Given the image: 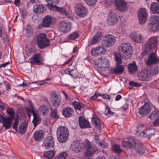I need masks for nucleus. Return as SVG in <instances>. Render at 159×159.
Instances as JSON below:
<instances>
[{
  "label": "nucleus",
  "instance_id": "1",
  "mask_svg": "<svg viewBox=\"0 0 159 159\" xmlns=\"http://www.w3.org/2000/svg\"><path fill=\"white\" fill-rule=\"evenodd\" d=\"M157 43L156 37L150 38L143 48L141 56L142 57L146 56L152 51L153 49L156 48Z\"/></svg>",
  "mask_w": 159,
  "mask_h": 159
},
{
  "label": "nucleus",
  "instance_id": "2",
  "mask_svg": "<svg viewBox=\"0 0 159 159\" xmlns=\"http://www.w3.org/2000/svg\"><path fill=\"white\" fill-rule=\"evenodd\" d=\"M118 52L121 57L125 59L129 58L132 53V47L128 43H122L119 47Z\"/></svg>",
  "mask_w": 159,
  "mask_h": 159
},
{
  "label": "nucleus",
  "instance_id": "3",
  "mask_svg": "<svg viewBox=\"0 0 159 159\" xmlns=\"http://www.w3.org/2000/svg\"><path fill=\"white\" fill-rule=\"evenodd\" d=\"M57 139L60 142H65L68 138V130L65 127L59 126L57 129Z\"/></svg>",
  "mask_w": 159,
  "mask_h": 159
},
{
  "label": "nucleus",
  "instance_id": "4",
  "mask_svg": "<svg viewBox=\"0 0 159 159\" xmlns=\"http://www.w3.org/2000/svg\"><path fill=\"white\" fill-rule=\"evenodd\" d=\"M36 43L40 49H43L50 45V41L46 35L43 33L39 34L36 38Z\"/></svg>",
  "mask_w": 159,
  "mask_h": 159
},
{
  "label": "nucleus",
  "instance_id": "5",
  "mask_svg": "<svg viewBox=\"0 0 159 159\" xmlns=\"http://www.w3.org/2000/svg\"><path fill=\"white\" fill-rule=\"evenodd\" d=\"M148 27L152 32L157 31L159 30V17L156 16H151Z\"/></svg>",
  "mask_w": 159,
  "mask_h": 159
},
{
  "label": "nucleus",
  "instance_id": "6",
  "mask_svg": "<svg viewBox=\"0 0 159 159\" xmlns=\"http://www.w3.org/2000/svg\"><path fill=\"white\" fill-rule=\"evenodd\" d=\"M8 116L3 117L2 123L3 126L6 129H9L11 127V121L15 116V112L13 110H7Z\"/></svg>",
  "mask_w": 159,
  "mask_h": 159
},
{
  "label": "nucleus",
  "instance_id": "7",
  "mask_svg": "<svg viewBox=\"0 0 159 159\" xmlns=\"http://www.w3.org/2000/svg\"><path fill=\"white\" fill-rule=\"evenodd\" d=\"M72 26V24L70 22L64 20L60 22L58 27L61 32L65 34L68 33L71 30Z\"/></svg>",
  "mask_w": 159,
  "mask_h": 159
},
{
  "label": "nucleus",
  "instance_id": "8",
  "mask_svg": "<svg viewBox=\"0 0 159 159\" xmlns=\"http://www.w3.org/2000/svg\"><path fill=\"white\" fill-rule=\"evenodd\" d=\"M148 58L145 61L146 64L148 66H151L157 64L159 62V58L156 53L151 52L148 55Z\"/></svg>",
  "mask_w": 159,
  "mask_h": 159
},
{
  "label": "nucleus",
  "instance_id": "9",
  "mask_svg": "<svg viewBox=\"0 0 159 159\" xmlns=\"http://www.w3.org/2000/svg\"><path fill=\"white\" fill-rule=\"evenodd\" d=\"M84 146L86 149L85 156H91L98 151L96 147L92 146L91 143L88 141L85 142Z\"/></svg>",
  "mask_w": 159,
  "mask_h": 159
},
{
  "label": "nucleus",
  "instance_id": "10",
  "mask_svg": "<svg viewBox=\"0 0 159 159\" xmlns=\"http://www.w3.org/2000/svg\"><path fill=\"white\" fill-rule=\"evenodd\" d=\"M75 12L77 15L80 17H84L87 12V9L81 3H77L75 7Z\"/></svg>",
  "mask_w": 159,
  "mask_h": 159
},
{
  "label": "nucleus",
  "instance_id": "11",
  "mask_svg": "<svg viewBox=\"0 0 159 159\" xmlns=\"http://www.w3.org/2000/svg\"><path fill=\"white\" fill-rule=\"evenodd\" d=\"M61 97L60 95L55 92L51 94V100L52 105L55 107H58L61 102Z\"/></svg>",
  "mask_w": 159,
  "mask_h": 159
},
{
  "label": "nucleus",
  "instance_id": "12",
  "mask_svg": "<svg viewBox=\"0 0 159 159\" xmlns=\"http://www.w3.org/2000/svg\"><path fill=\"white\" fill-rule=\"evenodd\" d=\"M138 15L139 24L142 25L145 23L148 16L146 9L144 8H140L138 11Z\"/></svg>",
  "mask_w": 159,
  "mask_h": 159
},
{
  "label": "nucleus",
  "instance_id": "13",
  "mask_svg": "<svg viewBox=\"0 0 159 159\" xmlns=\"http://www.w3.org/2000/svg\"><path fill=\"white\" fill-rule=\"evenodd\" d=\"M118 20L116 15L113 12H110L107 15V22L108 25H115L117 23Z\"/></svg>",
  "mask_w": 159,
  "mask_h": 159
},
{
  "label": "nucleus",
  "instance_id": "14",
  "mask_svg": "<svg viewBox=\"0 0 159 159\" xmlns=\"http://www.w3.org/2000/svg\"><path fill=\"white\" fill-rule=\"evenodd\" d=\"M114 4L116 9L119 11L123 12L127 9V4L124 0H115Z\"/></svg>",
  "mask_w": 159,
  "mask_h": 159
},
{
  "label": "nucleus",
  "instance_id": "15",
  "mask_svg": "<svg viewBox=\"0 0 159 159\" xmlns=\"http://www.w3.org/2000/svg\"><path fill=\"white\" fill-rule=\"evenodd\" d=\"M54 141L53 138L52 136H48L45 138L43 141V145L47 149L53 147Z\"/></svg>",
  "mask_w": 159,
  "mask_h": 159
},
{
  "label": "nucleus",
  "instance_id": "16",
  "mask_svg": "<svg viewBox=\"0 0 159 159\" xmlns=\"http://www.w3.org/2000/svg\"><path fill=\"white\" fill-rule=\"evenodd\" d=\"M43 57L40 54L36 53L31 58L30 63L37 65H40L42 64V62L43 61Z\"/></svg>",
  "mask_w": 159,
  "mask_h": 159
},
{
  "label": "nucleus",
  "instance_id": "17",
  "mask_svg": "<svg viewBox=\"0 0 159 159\" xmlns=\"http://www.w3.org/2000/svg\"><path fill=\"white\" fill-rule=\"evenodd\" d=\"M122 144L125 148H134L137 145L135 139L133 138H131L129 139L128 141H123Z\"/></svg>",
  "mask_w": 159,
  "mask_h": 159
},
{
  "label": "nucleus",
  "instance_id": "18",
  "mask_svg": "<svg viewBox=\"0 0 159 159\" xmlns=\"http://www.w3.org/2000/svg\"><path fill=\"white\" fill-rule=\"evenodd\" d=\"M50 11L59 12L61 15L66 17H68L69 14L64 7H60L56 6L52 7Z\"/></svg>",
  "mask_w": 159,
  "mask_h": 159
},
{
  "label": "nucleus",
  "instance_id": "19",
  "mask_svg": "<svg viewBox=\"0 0 159 159\" xmlns=\"http://www.w3.org/2000/svg\"><path fill=\"white\" fill-rule=\"evenodd\" d=\"M104 42L106 46L107 47H111L113 46L116 42L115 37L113 35L108 34L105 37Z\"/></svg>",
  "mask_w": 159,
  "mask_h": 159
},
{
  "label": "nucleus",
  "instance_id": "20",
  "mask_svg": "<svg viewBox=\"0 0 159 159\" xmlns=\"http://www.w3.org/2000/svg\"><path fill=\"white\" fill-rule=\"evenodd\" d=\"M138 79L141 81H144L149 76L148 70L147 69H142L137 74Z\"/></svg>",
  "mask_w": 159,
  "mask_h": 159
},
{
  "label": "nucleus",
  "instance_id": "21",
  "mask_svg": "<svg viewBox=\"0 0 159 159\" xmlns=\"http://www.w3.org/2000/svg\"><path fill=\"white\" fill-rule=\"evenodd\" d=\"M29 110L30 111V110ZM31 111L33 116L32 122L33 124L34 128H35L38 124L40 123L41 121V118L37 111H35L34 110H31Z\"/></svg>",
  "mask_w": 159,
  "mask_h": 159
},
{
  "label": "nucleus",
  "instance_id": "22",
  "mask_svg": "<svg viewBox=\"0 0 159 159\" xmlns=\"http://www.w3.org/2000/svg\"><path fill=\"white\" fill-rule=\"evenodd\" d=\"M82 143L78 140H75L71 145L72 150L75 152H80L82 149Z\"/></svg>",
  "mask_w": 159,
  "mask_h": 159
},
{
  "label": "nucleus",
  "instance_id": "23",
  "mask_svg": "<svg viewBox=\"0 0 159 159\" xmlns=\"http://www.w3.org/2000/svg\"><path fill=\"white\" fill-rule=\"evenodd\" d=\"M79 123L81 129H85L90 127V124L89 122L82 116H79Z\"/></svg>",
  "mask_w": 159,
  "mask_h": 159
},
{
  "label": "nucleus",
  "instance_id": "24",
  "mask_svg": "<svg viewBox=\"0 0 159 159\" xmlns=\"http://www.w3.org/2000/svg\"><path fill=\"white\" fill-rule=\"evenodd\" d=\"M132 40L137 43H140L142 41V35L136 32L132 33L130 34Z\"/></svg>",
  "mask_w": 159,
  "mask_h": 159
},
{
  "label": "nucleus",
  "instance_id": "25",
  "mask_svg": "<svg viewBox=\"0 0 159 159\" xmlns=\"http://www.w3.org/2000/svg\"><path fill=\"white\" fill-rule=\"evenodd\" d=\"M52 17L49 15H47L43 18L42 24L43 27L48 28L49 27L51 24Z\"/></svg>",
  "mask_w": 159,
  "mask_h": 159
},
{
  "label": "nucleus",
  "instance_id": "26",
  "mask_svg": "<svg viewBox=\"0 0 159 159\" xmlns=\"http://www.w3.org/2000/svg\"><path fill=\"white\" fill-rule=\"evenodd\" d=\"M46 10V8L42 5L37 4L33 7V11L35 13H43Z\"/></svg>",
  "mask_w": 159,
  "mask_h": 159
},
{
  "label": "nucleus",
  "instance_id": "27",
  "mask_svg": "<svg viewBox=\"0 0 159 159\" xmlns=\"http://www.w3.org/2000/svg\"><path fill=\"white\" fill-rule=\"evenodd\" d=\"M92 122L93 124L97 129H100L101 126L100 119L96 115H94L92 118Z\"/></svg>",
  "mask_w": 159,
  "mask_h": 159
},
{
  "label": "nucleus",
  "instance_id": "28",
  "mask_svg": "<svg viewBox=\"0 0 159 159\" xmlns=\"http://www.w3.org/2000/svg\"><path fill=\"white\" fill-rule=\"evenodd\" d=\"M44 134L43 132L41 130H38L35 132L34 133V137L36 141H40L42 140Z\"/></svg>",
  "mask_w": 159,
  "mask_h": 159
},
{
  "label": "nucleus",
  "instance_id": "29",
  "mask_svg": "<svg viewBox=\"0 0 159 159\" xmlns=\"http://www.w3.org/2000/svg\"><path fill=\"white\" fill-rule=\"evenodd\" d=\"M150 10L153 14H158L159 13V4L157 2H153L150 6Z\"/></svg>",
  "mask_w": 159,
  "mask_h": 159
},
{
  "label": "nucleus",
  "instance_id": "30",
  "mask_svg": "<svg viewBox=\"0 0 159 159\" xmlns=\"http://www.w3.org/2000/svg\"><path fill=\"white\" fill-rule=\"evenodd\" d=\"M46 1L47 3L46 6L50 10L52 7L56 6L59 3L60 0H46Z\"/></svg>",
  "mask_w": 159,
  "mask_h": 159
},
{
  "label": "nucleus",
  "instance_id": "31",
  "mask_svg": "<svg viewBox=\"0 0 159 159\" xmlns=\"http://www.w3.org/2000/svg\"><path fill=\"white\" fill-rule=\"evenodd\" d=\"M102 34L101 32H98L92 39L90 43L91 44L93 45L97 43L100 39H102Z\"/></svg>",
  "mask_w": 159,
  "mask_h": 159
},
{
  "label": "nucleus",
  "instance_id": "32",
  "mask_svg": "<svg viewBox=\"0 0 159 159\" xmlns=\"http://www.w3.org/2000/svg\"><path fill=\"white\" fill-rule=\"evenodd\" d=\"M127 67L128 71L130 73H133L134 72L137 71L138 70V67L135 61L129 64Z\"/></svg>",
  "mask_w": 159,
  "mask_h": 159
},
{
  "label": "nucleus",
  "instance_id": "33",
  "mask_svg": "<svg viewBox=\"0 0 159 159\" xmlns=\"http://www.w3.org/2000/svg\"><path fill=\"white\" fill-rule=\"evenodd\" d=\"M116 74H120L123 72L124 68L123 65H116L115 68L112 69Z\"/></svg>",
  "mask_w": 159,
  "mask_h": 159
},
{
  "label": "nucleus",
  "instance_id": "34",
  "mask_svg": "<svg viewBox=\"0 0 159 159\" xmlns=\"http://www.w3.org/2000/svg\"><path fill=\"white\" fill-rule=\"evenodd\" d=\"M155 109V107L152 105L149 101L145 102L143 105L140 108V109Z\"/></svg>",
  "mask_w": 159,
  "mask_h": 159
},
{
  "label": "nucleus",
  "instance_id": "35",
  "mask_svg": "<svg viewBox=\"0 0 159 159\" xmlns=\"http://www.w3.org/2000/svg\"><path fill=\"white\" fill-rule=\"evenodd\" d=\"M99 67L101 68H106L109 66V62L108 60L106 58H103L101 60V61L98 64Z\"/></svg>",
  "mask_w": 159,
  "mask_h": 159
},
{
  "label": "nucleus",
  "instance_id": "36",
  "mask_svg": "<svg viewBox=\"0 0 159 159\" xmlns=\"http://www.w3.org/2000/svg\"><path fill=\"white\" fill-rule=\"evenodd\" d=\"M159 116V111L158 110H154L149 116V118L151 120L157 119Z\"/></svg>",
  "mask_w": 159,
  "mask_h": 159
},
{
  "label": "nucleus",
  "instance_id": "37",
  "mask_svg": "<svg viewBox=\"0 0 159 159\" xmlns=\"http://www.w3.org/2000/svg\"><path fill=\"white\" fill-rule=\"evenodd\" d=\"M71 104L75 109H81L84 107V105L82 102H77L74 101L71 103Z\"/></svg>",
  "mask_w": 159,
  "mask_h": 159
},
{
  "label": "nucleus",
  "instance_id": "38",
  "mask_svg": "<svg viewBox=\"0 0 159 159\" xmlns=\"http://www.w3.org/2000/svg\"><path fill=\"white\" fill-rule=\"evenodd\" d=\"M27 125L25 122L21 123L19 127V132L20 134H23L25 133L26 130Z\"/></svg>",
  "mask_w": 159,
  "mask_h": 159
},
{
  "label": "nucleus",
  "instance_id": "39",
  "mask_svg": "<svg viewBox=\"0 0 159 159\" xmlns=\"http://www.w3.org/2000/svg\"><path fill=\"white\" fill-rule=\"evenodd\" d=\"M148 70L149 76H154L158 73L159 68L158 66H156L152 69Z\"/></svg>",
  "mask_w": 159,
  "mask_h": 159
},
{
  "label": "nucleus",
  "instance_id": "40",
  "mask_svg": "<svg viewBox=\"0 0 159 159\" xmlns=\"http://www.w3.org/2000/svg\"><path fill=\"white\" fill-rule=\"evenodd\" d=\"M79 36V34L78 33L74 32L69 34L67 38L70 40H74L77 39Z\"/></svg>",
  "mask_w": 159,
  "mask_h": 159
},
{
  "label": "nucleus",
  "instance_id": "41",
  "mask_svg": "<svg viewBox=\"0 0 159 159\" xmlns=\"http://www.w3.org/2000/svg\"><path fill=\"white\" fill-rule=\"evenodd\" d=\"M54 151L50 150L44 152L43 154V156L47 158L51 159L54 156Z\"/></svg>",
  "mask_w": 159,
  "mask_h": 159
},
{
  "label": "nucleus",
  "instance_id": "42",
  "mask_svg": "<svg viewBox=\"0 0 159 159\" xmlns=\"http://www.w3.org/2000/svg\"><path fill=\"white\" fill-rule=\"evenodd\" d=\"M95 49L97 50L100 55L104 54L107 51L105 47L102 45L98 46L95 48Z\"/></svg>",
  "mask_w": 159,
  "mask_h": 159
},
{
  "label": "nucleus",
  "instance_id": "43",
  "mask_svg": "<svg viewBox=\"0 0 159 159\" xmlns=\"http://www.w3.org/2000/svg\"><path fill=\"white\" fill-rule=\"evenodd\" d=\"M62 112L65 117H68L72 115L74 111L73 110H63Z\"/></svg>",
  "mask_w": 159,
  "mask_h": 159
},
{
  "label": "nucleus",
  "instance_id": "44",
  "mask_svg": "<svg viewBox=\"0 0 159 159\" xmlns=\"http://www.w3.org/2000/svg\"><path fill=\"white\" fill-rule=\"evenodd\" d=\"M67 156V154L66 152H61L59 155L55 157V159H66Z\"/></svg>",
  "mask_w": 159,
  "mask_h": 159
},
{
  "label": "nucleus",
  "instance_id": "45",
  "mask_svg": "<svg viewBox=\"0 0 159 159\" xmlns=\"http://www.w3.org/2000/svg\"><path fill=\"white\" fill-rule=\"evenodd\" d=\"M112 149L114 152L118 154L120 153L122 151L120 146L116 144L113 146Z\"/></svg>",
  "mask_w": 159,
  "mask_h": 159
},
{
  "label": "nucleus",
  "instance_id": "46",
  "mask_svg": "<svg viewBox=\"0 0 159 159\" xmlns=\"http://www.w3.org/2000/svg\"><path fill=\"white\" fill-rule=\"evenodd\" d=\"M26 35L27 36H30L33 35V31L32 27L30 25L27 26L26 28Z\"/></svg>",
  "mask_w": 159,
  "mask_h": 159
},
{
  "label": "nucleus",
  "instance_id": "47",
  "mask_svg": "<svg viewBox=\"0 0 159 159\" xmlns=\"http://www.w3.org/2000/svg\"><path fill=\"white\" fill-rule=\"evenodd\" d=\"M135 149L138 153L140 154H143L145 151V149L142 145L138 146L137 147L135 148Z\"/></svg>",
  "mask_w": 159,
  "mask_h": 159
},
{
  "label": "nucleus",
  "instance_id": "48",
  "mask_svg": "<svg viewBox=\"0 0 159 159\" xmlns=\"http://www.w3.org/2000/svg\"><path fill=\"white\" fill-rule=\"evenodd\" d=\"M117 54H114L115 60L116 61V65H120L122 63V59Z\"/></svg>",
  "mask_w": 159,
  "mask_h": 159
},
{
  "label": "nucleus",
  "instance_id": "49",
  "mask_svg": "<svg viewBox=\"0 0 159 159\" xmlns=\"http://www.w3.org/2000/svg\"><path fill=\"white\" fill-rule=\"evenodd\" d=\"M153 130V129H148L144 130L142 133L144 134H145L146 136H150L154 134L152 132V131Z\"/></svg>",
  "mask_w": 159,
  "mask_h": 159
},
{
  "label": "nucleus",
  "instance_id": "50",
  "mask_svg": "<svg viewBox=\"0 0 159 159\" xmlns=\"http://www.w3.org/2000/svg\"><path fill=\"white\" fill-rule=\"evenodd\" d=\"M84 1L88 5L93 6L96 4L97 0H84Z\"/></svg>",
  "mask_w": 159,
  "mask_h": 159
},
{
  "label": "nucleus",
  "instance_id": "51",
  "mask_svg": "<svg viewBox=\"0 0 159 159\" xmlns=\"http://www.w3.org/2000/svg\"><path fill=\"white\" fill-rule=\"evenodd\" d=\"M18 124V119L17 118L15 119L14 122L12 124L13 128L16 130H17Z\"/></svg>",
  "mask_w": 159,
  "mask_h": 159
},
{
  "label": "nucleus",
  "instance_id": "52",
  "mask_svg": "<svg viewBox=\"0 0 159 159\" xmlns=\"http://www.w3.org/2000/svg\"><path fill=\"white\" fill-rule=\"evenodd\" d=\"M151 110H139V113L142 116L147 115L149 113Z\"/></svg>",
  "mask_w": 159,
  "mask_h": 159
},
{
  "label": "nucleus",
  "instance_id": "53",
  "mask_svg": "<svg viewBox=\"0 0 159 159\" xmlns=\"http://www.w3.org/2000/svg\"><path fill=\"white\" fill-rule=\"evenodd\" d=\"M98 95H100V96L102 97V98L104 99L110 100L111 98L110 96L107 94L98 93Z\"/></svg>",
  "mask_w": 159,
  "mask_h": 159
},
{
  "label": "nucleus",
  "instance_id": "54",
  "mask_svg": "<svg viewBox=\"0 0 159 159\" xmlns=\"http://www.w3.org/2000/svg\"><path fill=\"white\" fill-rule=\"evenodd\" d=\"M91 53L93 56H98L100 55L97 50L95 49V48H93L91 49Z\"/></svg>",
  "mask_w": 159,
  "mask_h": 159
},
{
  "label": "nucleus",
  "instance_id": "55",
  "mask_svg": "<svg viewBox=\"0 0 159 159\" xmlns=\"http://www.w3.org/2000/svg\"><path fill=\"white\" fill-rule=\"evenodd\" d=\"M129 84L133 87H138V86H141V84H138L137 83H136L134 82L133 81H131L129 82Z\"/></svg>",
  "mask_w": 159,
  "mask_h": 159
},
{
  "label": "nucleus",
  "instance_id": "56",
  "mask_svg": "<svg viewBox=\"0 0 159 159\" xmlns=\"http://www.w3.org/2000/svg\"><path fill=\"white\" fill-rule=\"evenodd\" d=\"M51 115L52 117L54 118L57 119L59 117L56 110H52L51 113Z\"/></svg>",
  "mask_w": 159,
  "mask_h": 159
},
{
  "label": "nucleus",
  "instance_id": "57",
  "mask_svg": "<svg viewBox=\"0 0 159 159\" xmlns=\"http://www.w3.org/2000/svg\"><path fill=\"white\" fill-rule=\"evenodd\" d=\"M28 103L29 104V108H28L27 107L25 108V109H34V107L32 102L30 100H28Z\"/></svg>",
  "mask_w": 159,
  "mask_h": 159
},
{
  "label": "nucleus",
  "instance_id": "58",
  "mask_svg": "<svg viewBox=\"0 0 159 159\" xmlns=\"http://www.w3.org/2000/svg\"><path fill=\"white\" fill-rule=\"evenodd\" d=\"M35 50V48L34 47H32L29 48L27 51L29 54L30 55L33 53Z\"/></svg>",
  "mask_w": 159,
  "mask_h": 159
},
{
  "label": "nucleus",
  "instance_id": "59",
  "mask_svg": "<svg viewBox=\"0 0 159 159\" xmlns=\"http://www.w3.org/2000/svg\"><path fill=\"white\" fill-rule=\"evenodd\" d=\"M98 93L95 92L94 94L90 98V99L91 100H94L96 99L98 96H100V95H98Z\"/></svg>",
  "mask_w": 159,
  "mask_h": 159
},
{
  "label": "nucleus",
  "instance_id": "60",
  "mask_svg": "<svg viewBox=\"0 0 159 159\" xmlns=\"http://www.w3.org/2000/svg\"><path fill=\"white\" fill-rule=\"evenodd\" d=\"M5 85L7 90L9 91L11 87L9 83L7 82H5Z\"/></svg>",
  "mask_w": 159,
  "mask_h": 159
},
{
  "label": "nucleus",
  "instance_id": "61",
  "mask_svg": "<svg viewBox=\"0 0 159 159\" xmlns=\"http://www.w3.org/2000/svg\"><path fill=\"white\" fill-rule=\"evenodd\" d=\"M98 145L103 148H106L107 146V145L106 143H102L101 142H98Z\"/></svg>",
  "mask_w": 159,
  "mask_h": 159
},
{
  "label": "nucleus",
  "instance_id": "62",
  "mask_svg": "<svg viewBox=\"0 0 159 159\" xmlns=\"http://www.w3.org/2000/svg\"><path fill=\"white\" fill-rule=\"evenodd\" d=\"M64 72L65 74H68L71 76H73L72 74H71L70 68H68L67 69L65 70Z\"/></svg>",
  "mask_w": 159,
  "mask_h": 159
},
{
  "label": "nucleus",
  "instance_id": "63",
  "mask_svg": "<svg viewBox=\"0 0 159 159\" xmlns=\"http://www.w3.org/2000/svg\"><path fill=\"white\" fill-rule=\"evenodd\" d=\"M6 105L4 103L2 102L0 99V109H4L5 108Z\"/></svg>",
  "mask_w": 159,
  "mask_h": 159
},
{
  "label": "nucleus",
  "instance_id": "64",
  "mask_svg": "<svg viewBox=\"0 0 159 159\" xmlns=\"http://www.w3.org/2000/svg\"><path fill=\"white\" fill-rule=\"evenodd\" d=\"M153 124L155 126H158L159 125V118L156 119L153 122Z\"/></svg>",
  "mask_w": 159,
  "mask_h": 159
}]
</instances>
